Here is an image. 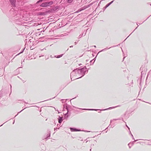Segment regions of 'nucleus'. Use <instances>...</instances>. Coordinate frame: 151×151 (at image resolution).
Masks as SVG:
<instances>
[{
	"label": "nucleus",
	"instance_id": "nucleus-7",
	"mask_svg": "<svg viewBox=\"0 0 151 151\" xmlns=\"http://www.w3.org/2000/svg\"><path fill=\"white\" fill-rule=\"evenodd\" d=\"M66 108L67 109V110L68 111L66 113L64 114V118L66 119H67L68 116V115H67V114L68 113V109L67 108V107H66Z\"/></svg>",
	"mask_w": 151,
	"mask_h": 151
},
{
	"label": "nucleus",
	"instance_id": "nucleus-41",
	"mask_svg": "<svg viewBox=\"0 0 151 151\" xmlns=\"http://www.w3.org/2000/svg\"><path fill=\"white\" fill-rule=\"evenodd\" d=\"M26 109V108H24V109H23V110H24V109Z\"/></svg>",
	"mask_w": 151,
	"mask_h": 151
},
{
	"label": "nucleus",
	"instance_id": "nucleus-19",
	"mask_svg": "<svg viewBox=\"0 0 151 151\" xmlns=\"http://www.w3.org/2000/svg\"><path fill=\"white\" fill-rule=\"evenodd\" d=\"M22 111V110L21 111L19 112L15 116V117H16L17 115L19 113H20Z\"/></svg>",
	"mask_w": 151,
	"mask_h": 151
},
{
	"label": "nucleus",
	"instance_id": "nucleus-33",
	"mask_svg": "<svg viewBox=\"0 0 151 151\" xmlns=\"http://www.w3.org/2000/svg\"><path fill=\"white\" fill-rule=\"evenodd\" d=\"M131 136H132V137L133 136V135L132 134H131Z\"/></svg>",
	"mask_w": 151,
	"mask_h": 151
},
{
	"label": "nucleus",
	"instance_id": "nucleus-9",
	"mask_svg": "<svg viewBox=\"0 0 151 151\" xmlns=\"http://www.w3.org/2000/svg\"><path fill=\"white\" fill-rule=\"evenodd\" d=\"M92 4H91L89 5H88V6H84L83 7H82L83 9V10H84V9H86L87 8L90 7L91 6Z\"/></svg>",
	"mask_w": 151,
	"mask_h": 151
},
{
	"label": "nucleus",
	"instance_id": "nucleus-40",
	"mask_svg": "<svg viewBox=\"0 0 151 151\" xmlns=\"http://www.w3.org/2000/svg\"><path fill=\"white\" fill-rule=\"evenodd\" d=\"M26 109V108H24V109H23V110H24V109Z\"/></svg>",
	"mask_w": 151,
	"mask_h": 151
},
{
	"label": "nucleus",
	"instance_id": "nucleus-29",
	"mask_svg": "<svg viewBox=\"0 0 151 151\" xmlns=\"http://www.w3.org/2000/svg\"><path fill=\"white\" fill-rule=\"evenodd\" d=\"M119 119H114L113 120H119Z\"/></svg>",
	"mask_w": 151,
	"mask_h": 151
},
{
	"label": "nucleus",
	"instance_id": "nucleus-2",
	"mask_svg": "<svg viewBox=\"0 0 151 151\" xmlns=\"http://www.w3.org/2000/svg\"><path fill=\"white\" fill-rule=\"evenodd\" d=\"M86 66L79 69H78V75H79L80 77H81V78L85 75L86 71Z\"/></svg>",
	"mask_w": 151,
	"mask_h": 151
},
{
	"label": "nucleus",
	"instance_id": "nucleus-28",
	"mask_svg": "<svg viewBox=\"0 0 151 151\" xmlns=\"http://www.w3.org/2000/svg\"><path fill=\"white\" fill-rule=\"evenodd\" d=\"M127 127L128 128V129L129 130V128L128 127V126L126 125Z\"/></svg>",
	"mask_w": 151,
	"mask_h": 151
},
{
	"label": "nucleus",
	"instance_id": "nucleus-37",
	"mask_svg": "<svg viewBox=\"0 0 151 151\" xmlns=\"http://www.w3.org/2000/svg\"><path fill=\"white\" fill-rule=\"evenodd\" d=\"M112 121V120H111V121H110V123H111Z\"/></svg>",
	"mask_w": 151,
	"mask_h": 151
},
{
	"label": "nucleus",
	"instance_id": "nucleus-13",
	"mask_svg": "<svg viewBox=\"0 0 151 151\" xmlns=\"http://www.w3.org/2000/svg\"><path fill=\"white\" fill-rule=\"evenodd\" d=\"M83 10V9L82 8H80V9H78L77 12L81 11H82Z\"/></svg>",
	"mask_w": 151,
	"mask_h": 151
},
{
	"label": "nucleus",
	"instance_id": "nucleus-21",
	"mask_svg": "<svg viewBox=\"0 0 151 151\" xmlns=\"http://www.w3.org/2000/svg\"><path fill=\"white\" fill-rule=\"evenodd\" d=\"M59 129V128H54V130H56L57 129Z\"/></svg>",
	"mask_w": 151,
	"mask_h": 151
},
{
	"label": "nucleus",
	"instance_id": "nucleus-1",
	"mask_svg": "<svg viewBox=\"0 0 151 151\" xmlns=\"http://www.w3.org/2000/svg\"><path fill=\"white\" fill-rule=\"evenodd\" d=\"M78 69H76L71 73L70 78L71 80L73 79V80H74L81 78V77H80L79 75H78Z\"/></svg>",
	"mask_w": 151,
	"mask_h": 151
},
{
	"label": "nucleus",
	"instance_id": "nucleus-27",
	"mask_svg": "<svg viewBox=\"0 0 151 151\" xmlns=\"http://www.w3.org/2000/svg\"><path fill=\"white\" fill-rule=\"evenodd\" d=\"M74 43H75V45H76L77 44V42H75Z\"/></svg>",
	"mask_w": 151,
	"mask_h": 151
},
{
	"label": "nucleus",
	"instance_id": "nucleus-5",
	"mask_svg": "<svg viewBox=\"0 0 151 151\" xmlns=\"http://www.w3.org/2000/svg\"><path fill=\"white\" fill-rule=\"evenodd\" d=\"M12 5L14 7L15 6L16 0H9Z\"/></svg>",
	"mask_w": 151,
	"mask_h": 151
},
{
	"label": "nucleus",
	"instance_id": "nucleus-31",
	"mask_svg": "<svg viewBox=\"0 0 151 151\" xmlns=\"http://www.w3.org/2000/svg\"><path fill=\"white\" fill-rule=\"evenodd\" d=\"M23 52V51H22V52H20L17 55H19L20 53H22Z\"/></svg>",
	"mask_w": 151,
	"mask_h": 151
},
{
	"label": "nucleus",
	"instance_id": "nucleus-3",
	"mask_svg": "<svg viewBox=\"0 0 151 151\" xmlns=\"http://www.w3.org/2000/svg\"><path fill=\"white\" fill-rule=\"evenodd\" d=\"M53 4V1H50L49 2H45L42 3L40 5L42 7H47L52 5Z\"/></svg>",
	"mask_w": 151,
	"mask_h": 151
},
{
	"label": "nucleus",
	"instance_id": "nucleus-38",
	"mask_svg": "<svg viewBox=\"0 0 151 151\" xmlns=\"http://www.w3.org/2000/svg\"><path fill=\"white\" fill-rule=\"evenodd\" d=\"M26 109V108H24V109H23V110H24V109Z\"/></svg>",
	"mask_w": 151,
	"mask_h": 151
},
{
	"label": "nucleus",
	"instance_id": "nucleus-44",
	"mask_svg": "<svg viewBox=\"0 0 151 151\" xmlns=\"http://www.w3.org/2000/svg\"><path fill=\"white\" fill-rule=\"evenodd\" d=\"M111 47H110L109 48H108V49H110V48H111Z\"/></svg>",
	"mask_w": 151,
	"mask_h": 151
},
{
	"label": "nucleus",
	"instance_id": "nucleus-34",
	"mask_svg": "<svg viewBox=\"0 0 151 151\" xmlns=\"http://www.w3.org/2000/svg\"><path fill=\"white\" fill-rule=\"evenodd\" d=\"M129 134H132L131 133V132L130 131H129Z\"/></svg>",
	"mask_w": 151,
	"mask_h": 151
},
{
	"label": "nucleus",
	"instance_id": "nucleus-50",
	"mask_svg": "<svg viewBox=\"0 0 151 151\" xmlns=\"http://www.w3.org/2000/svg\"><path fill=\"white\" fill-rule=\"evenodd\" d=\"M108 127H107L106 128V129L108 128Z\"/></svg>",
	"mask_w": 151,
	"mask_h": 151
},
{
	"label": "nucleus",
	"instance_id": "nucleus-22",
	"mask_svg": "<svg viewBox=\"0 0 151 151\" xmlns=\"http://www.w3.org/2000/svg\"><path fill=\"white\" fill-rule=\"evenodd\" d=\"M114 0H113L112 1H111L110 3H111V4L114 1Z\"/></svg>",
	"mask_w": 151,
	"mask_h": 151
},
{
	"label": "nucleus",
	"instance_id": "nucleus-30",
	"mask_svg": "<svg viewBox=\"0 0 151 151\" xmlns=\"http://www.w3.org/2000/svg\"><path fill=\"white\" fill-rule=\"evenodd\" d=\"M70 47H73V45H72V46H71Z\"/></svg>",
	"mask_w": 151,
	"mask_h": 151
},
{
	"label": "nucleus",
	"instance_id": "nucleus-8",
	"mask_svg": "<svg viewBox=\"0 0 151 151\" xmlns=\"http://www.w3.org/2000/svg\"><path fill=\"white\" fill-rule=\"evenodd\" d=\"M58 119V122L59 123H61L63 121V117H61L60 116H59Z\"/></svg>",
	"mask_w": 151,
	"mask_h": 151
},
{
	"label": "nucleus",
	"instance_id": "nucleus-52",
	"mask_svg": "<svg viewBox=\"0 0 151 151\" xmlns=\"http://www.w3.org/2000/svg\"><path fill=\"white\" fill-rule=\"evenodd\" d=\"M150 5H151V4H150Z\"/></svg>",
	"mask_w": 151,
	"mask_h": 151
},
{
	"label": "nucleus",
	"instance_id": "nucleus-24",
	"mask_svg": "<svg viewBox=\"0 0 151 151\" xmlns=\"http://www.w3.org/2000/svg\"><path fill=\"white\" fill-rule=\"evenodd\" d=\"M84 131L86 132H90V131Z\"/></svg>",
	"mask_w": 151,
	"mask_h": 151
},
{
	"label": "nucleus",
	"instance_id": "nucleus-39",
	"mask_svg": "<svg viewBox=\"0 0 151 151\" xmlns=\"http://www.w3.org/2000/svg\"><path fill=\"white\" fill-rule=\"evenodd\" d=\"M26 109V108H24V109H23V110H24V109Z\"/></svg>",
	"mask_w": 151,
	"mask_h": 151
},
{
	"label": "nucleus",
	"instance_id": "nucleus-43",
	"mask_svg": "<svg viewBox=\"0 0 151 151\" xmlns=\"http://www.w3.org/2000/svg\"><path fill=\"white\" fill-rule=\"evenodd\" d=\"M129 36H128L127 37V38H126V39H125V40H126V39H127V38L129 37Z\"/></svg>",
	"mask_w": 151,
	"mask_h": 151
},
{
	"label": "nucleus",
	"instance_id": "nucleus-6",
	"mask_svg": "<svg viewBox=\"0 0 151 151\" xmlns=\"http://www.w3.org/2000/svg\"><path fill=\"white\" fill-rule=\"evenodd\" d=\"M70 129L71 132H77L81 131V129H78L75 128H73L72 127L70 128Z\"/></svg>",
	"mask_w": 151,
	"mask_h": 151
},
{
	"label": "nucleus",
	"instance_id": "nucleus-11",
	"mask_svg": "<svg viewBox=\"0 0 151 151\" xmlns=\"http://www.w3.org/2000/svg\"><path fill=\"white\" fill-rule=\"evenodd\" d=\"M63 55V54H62L58 56L55 55L54 57H55L57 58H60Z\"/></svg>",
	"mask_w": 151,
	"mask_h": 151
},
{
	"label": "nucleus",
	"instance_id": "nucleus-46",
	"mask_svg": "<svg viewBox=\"0 0 151 151\" xmlns=\"http://www.w3.org/2000/svg\"><path fill=\"white\" fill-rule=\"evenodd\" d=\"M3 124H2V125H1L0 126H0H2Z\"/></svg>",
	"mask_w": 151,
	"mask_h": 151
},
{
	"label": "nucleus",
	"instance_id": "nucleus-49",
	"mask_svg": "<svg viewBox=\"0 0 151 151\" xmlns=\"http://www.w3.org/2000/svg\"><path fill=\"white\" fill-rule=\"evenodd\" d=\"M81 36V35H80V36H79V37H81V36Z\"/></svg>",
	"mask_w": 151,
	"mask_h": 151
},
{
	"label": "nucleus",
	"instance_id": "nucleus-17",
	"mask_svg": "<svg viewBox=\"0 0 151 151\" xmlns=\"http://www.w3.org/2000/svg\"><path fill=\"white\" fill-rule=\"evenodd\" d=\"M67 100V99H66L65 100V101L64 102H66V100ZM61 101H62V102L63 103H64V101H63L64 100V99H61Z\"/></svg>",
	"mask_w": 151,
	"mask_h": 151
},
{
	"label": "nucleus",
	"instance_id": "nucleus-36",
	"mask_svg": "<svg viewBox=\"0 0 151 151\" xmlns=\"http://www.w3.org/2000/svg\"><path fill=\"white\" fill-rule=\"evenodd\" d=\"M122 120L124 122V121H123V118H122Z\"/></svg>",
	"mask_w": 151,
	"mask_h": 151
},
{
	"label": "nucleus",
	"instance_id": "nucleus-14",
	"mask_svg": "<svg viewBox=\"0 0 151 151\" xmlns=\"http://www.w3.org/2000/svg\"><path fill=\"white\" fill-rule=\"evenodd\" d=\"M43 1V0H39V1H38L37 2V4H38L40 2H42Z\"/></svg>",
	"mask_w": 151,
	"mask_h": 151
},
{
	"label": "nucleus",
	"instance_id": "nucleus-10",
	"mask_svg": "<svg viewBox=\"0 0 151 151\" xmlns=\"http://www.w3.org/2000/svg\"><path fill=\"white\" fill-rule=\"evenodd\" d=\"M137 140H135L134 141L132 142H131L129 143V144H128V145L129 146V147L130 148V145H133L134 144V143Z\"/></svg>",
	"mask_w": 151,
	"mask_h": 151
},
{
	"label": "nucleus",
	"instance_id": "nucleus-32",
	"mask_svg": "<svg viewBox=\"0 0 151 151\" xmlns=\"http://www.w3.org/2000/svg\"><path fill=\"white\" fill-rule=\"evenodd\" d=\"M93 46L95 48H96V46H95V45H94V46Z\"/></svg>",
	"mask_w": 151,
	"mask_h": 151
},
{
	"label": "nucleus",
	"instance_id": "nucleus-4",
	"mask_svg": "<svg viewBox=\"0 0 151 151\" xmlns=\"http://www.w3.org/2000/svg\"><path fill=\"white\" fill-rule=\"evenodd\" d=\"M115 106V107H109V108H108V109H101V110H100L101 111H104V110H108L109 109H113V108H115V107H118V106ZM80 109V108H79ZM82 109L83 110H94V111H97V110H100V109Z\"/></svg>",
	"mask_w": 151,
	"mask_h": 151
},
{
	"label": "nucleus",
	"instance_id": "nucleus-16",
	"mask_svg": "<svg viewBox=\"0 0 151 151\" xmlns=\"http://www.w3.org/2000/svg\"><path fill=\"white\" fill-rule=\"evenodd\" d=\"M107 49V48H105V49H104L103 50H102L101 51H100L99 52H102V51H105Z\"/></svg>",
	"mask_w": 151,
	"mask_h": 151
},
{
	"label": "nucleus",
	"instance_id": "nucleus-23",
	"mask_svg": "<svg viewBox=\"0 0 151 151\" xmlns=\"http://www.w3.org/2000/svg\"><path fill=\"white\" fill-rule=\"evenodd\" d=\"M94 60V59H93L91 60L90 61V63H91V62H92V61Z\"/></svg>",
	"mask_w": 151,
	"mask_h": 151
},
{
	"label": "nucleus",
	"instance_id": "nucleus-47",
	"mask_svg": "<svg viewBox=\"0 0 151 151\" xmlns=\"http://www.w3.org/2000/svg\"><path fill=\"white\" fill-rule=\"evenodd\" d=\"M115 46H113L112 47H114Z\"/></svg>",
	"mask_w": 151,
	"mask_h": 151
},
{
	"label": "nucleus",
	"instance_id": "nucleus-42",
	"mask_svg": "<svg viewBox=\"0 0 151 151\" xmlns=\"http://www.w3.org/2000/svg\"><path fill=\"white\" fill-rule=\"evenodd\" d=\"M26 109V108H24V109H23V110H24V109Z\"/></svg>",
	"mask_w": 151,
	"mask_h": 151
},
{
	"label": "nucleus",
	"instance_id": "nucleus-15",
	"mask_svg": "<svg viewBox=\"0 0 151 151\" xmlns=\"http://www.w3.org/2000/svg\"><path fill=\"white\" fill-rule=\"evenodd\" d=\"M50 133H49V134H47V138H48L50 136Z\"/></svg>",
	"mask_w": 151,
	"mask_h": 151
},
{
	"label": "nucleus",
	"instance_id": "nucleus-20",
	"mask_svg": "<svg viewBox=\"0 0 151 151\" xmlns=\"http://www.w3.org/2000/svg\"><path fill=\"white\" fill-rule=\"evenodd\" d=\"M96 57L93 59H94V60H93L94 61H93V63L92 64H93L94 63V62H95V60H96L95 58H96Z\"/></svg>",
	"mask_w": 151,
	"mask_h": 151
},
{
	"label": "nucleus",
	"instance_id": "nucleus-26",
	"mask_svg": "<svg viewBox=\"0 0 151 151\" xmlns=\"http://www.w3.org/2000/svg\"><path fill=\"white\" fill-rule=\"evenodd\" d=\"M109 6V5L107 4L105 6L106 8L108 7Z\"/></svg>",
	"mask_w": 151,
	"mask_h": 151
},
{
	"label": "nucleus",
	"instance_id": "nucleus-18",
	"mask_svg": "<svg viewBox=\"0 0 151 151\" xmlns=\"http://www.w3.org/2000/svg\"><path fill=\"white\" fill-rule=\"evenodd\" d=\"M107 8L106 7V6H105L103 8V9L104 10H105V9L106 8Z\"/></svg>",
	"mask_w": 151,
	"mask_h": 151
},
{
	"label": "nucleus",
	"instance_id": "nucleus-51",
	"mask_svg": "<svg viewBox=\"0 0 151 151\" xmlns=\"http://www.w3.org/2000/svg\"><path fill=\"white\" fill-rule=\"evenodd\" d=\"M14 122H13V124H14Z\"/></svg>",
	"mask_w": 151,
	"mask_h": 151
},
{
	"label": "nucleus",
	"instance_id": "nucleus-12",
	"mask_svg": "<svg viewBox=\"0 0 151 151\" xmlns=\"http://www.w3.org/2000/svg\"><path fill=\"white\" fill-rule=\"evenodd\" d=\"M73 1V0H67V1L68 3H71Z\"/></svg>",
	"mask_w": 151,
	"mask_h": 151
},
{
	"label": "nucleus",
	"instance_id": "nucleus-45",
	"mask_svg": "<svg viewBox=\"0 0 151 151\" xmlns=\"http://www.w3.org/2000/svg\"><path fill=\"white\" fill-rule=\"evenodd\" d=\"M57 127H58L59 126L58 124H57Z\"/></svg>",
	"mask_w": 151,
	"mask_h": 151
},
{
	"label": "nucleus",
	"instance_id": "nucleus-35",
	"mask_svg": "<svg viewBox=\"0 0 151 151\" xmlns=\"http://www.w3.org/2000/svg\"><path fill=\"white\" fill-rule=\"evenodd\" d=\"M132 137V138L133 139H134V137L133 136Z\"/></svg>",
	"mask_w": 151,
	"mask_h": 151
},
{
	"label": "nucleus",
	"instance_id": "nucleus-25",
	"mask_svg": "<svg viewBox=\"0 0 151 151\" xmlns=\"http://www.w3.org/2000/svg\"><path fill=\"white\" fill-rule=\"evenodd\" d=\"M107 4L109 6L111 4L110 3H109L108 4Z\"/></svg>",
	"mask_w": 151,
	"mask_h": 151
},
{
	"label": "nucleus",
	"instance_id": "nucleus-48",
	"mask_svg": "<svg viewBox=\"0 0 151 151\" xmlns=\"http://www.w3.org/2000/svg\"><path fill=\"white\" fill-rule=\"evenodd\" d=\"M91 149H90V151H91Z\"/></svg>",
	"mask_w": 151,
	"mask_h": 151
}]
</instances>
